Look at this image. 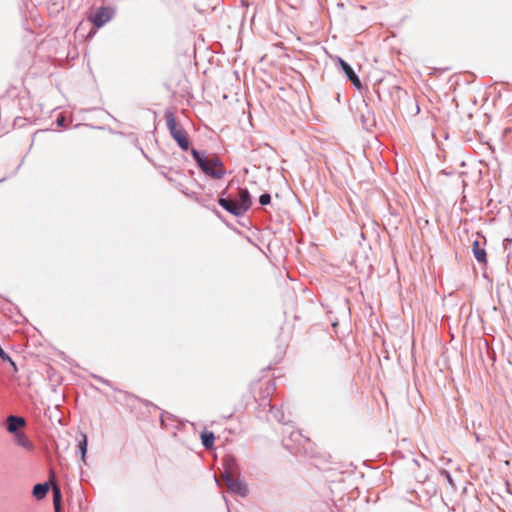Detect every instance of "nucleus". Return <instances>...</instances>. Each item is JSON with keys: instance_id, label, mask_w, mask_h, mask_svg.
<instances>
[{"instance_id": "obj_1", "label": "nucleus", "mask_w": 512, "mask_h": 512, "mask_svg": "<svg viewBox=\"0 0 512 512\" xmlns=\"http://www.w3.org/2000/svg\"><path fill=\"white\" fill-rule=\"evenodd\" d=\"M224 190L218 198V204L235 217H242L252 206V196L246 187H238L234 196H226Z\"/></svg>"}, {"instance_id": "obj_2", "label": "nucleus", "mask_w": 512, "mask_h": 512, "mask_svg": "<svg viewBox=\"0 0 512 512\" xmlns=\"http://www.w3.org/2000/svg\"><path fill=\"white\" fill-rule=\"evenodd\" d=\"M190 154L198 169L213 180H220L226 175L224 163L217 154L206 155L203 150L190 149Z\"/></svg>"}, {"instance_id": "obj_3", "label": "nucleus", "mask_w": 512, "mask_h": 512, "mask_svg": "<svg viewBox=\"0 0 512 512\" xmlns=\"http://www.w3.org/2000/svg\"><path fill=\"white\" fill-rule=\"evenodd\" d=\"M164 116L170 136L182 151H188L190 149V140L187 131L177 123L176 117L171 110H166Z\"/></svg>"}, {"instance_id": "obj_4", "label": "nucleus", "mask_w": 512, "mask_h": 512, "mask_svg": "<svg viewBox=\"0 0 512 512\" xmlns=\"http://www.w3.org/2000/svg\"><path fill=\"white\" fill-rule=\"evenodd\" d=\"M116 9L112 6H101L88 16L90 23L99 29L111 21L115 16Z\"/></svg>"}, {"instance_id": "obj_5", "label": "nucleus", "mask_w": 512, "mask_h": 512, "mask_svg": "<svg viewBox=\"0 0 512 512\" xmlns=\"http://www.w3.org/2000/svg\"><path fill=\"white\" fill-rule=\"evenodd\" d=\"M333 59L336 61V65L341 69V71L345 74L347 80L351 82V84L358 90L362 89V82L359 76L356 74L351 65L342 59L340 56H335Z\"/></svg>"}, {"instance_id": "obj_6", "label": "nucleus", "mask_w": 512, "mask_h": 512, "mask_svg": "<svg viewBox=\"0 0 512 512\" xmlns=\"http://www.w3.org/2000/svg\"><path fill=\"white\" fill-rule=\"evenodd\" d=\"M225 483L230 493L238 494L241 497H245L248 493V487L246 482L240 476H226L224 477Z\"/></svg>"}, {"instance_id": "obj_7", "label": "nucleus", "mask_w": 512, "mask_h": 512, "mask_svg": "<svg viewBox=\"0 0 512 512\" xmlns=\"http://www.w3.org/2000/svg\"><path fill=\"white\" fill-rule=\"evenodd\" d=\"M222 465L224 468L223 477L240 476V467L235 456L231 454L225 455L222 458Z\"/></svg>"}, {"instance_id": "obj_8", "label": "nucleus", "mask_w": 512, "mask_h": 512, "mask_svg": "<svg viewBox=\"0 0 512 512\" xmlns=\"http://www.w3.org/2000/svg\"><path fill=\"white\" fill-rule=\"evenodd\" d=\"M359 111L361 113L360 122L362 127L367 131L372 130L376 125V118L371 107L367 103H364V109H359Z\"/></svg>"}, {"instance_id": "obj_9", "label": "nucleus", "mask_w": 512, "mask_h": 512, "mask_svg": "<svg viewBox=\"0 0 512 512\" xmlns=\"http://www.w3.org/2000/svg\"><path fill=\"white\" fill-rule=\"evenodd\" d=\"M26 426V420L22 416L9 415L6 419L5 428L8 433L15 434L20 431V428Z\"/></svg>"}, {"instance_id": "obj_10", "label": "nucleus", "mask_w": 512, "mask_h": 512, "mask_svg": "<svg viewBox=\"0 0 512 512\" xmlns=\"http://www.w3.org/2000/svg\"><path fill=\"white\" fill-rule=\"evenodd\" d=\"M472 253L476 261L486 266L487 265V253L485 248L481 245L479 240H474L472 243Z\"/></svg>"}, {"instance_id": "obj_11", "label": "nucleus", "mask_w": 512, "mask_h": 512, "mask_svg": "<svg viewBox=\"0 0 512 512\" xmlns=\"http://www.w3.org/2000/svg\"><path fill=\"white\" fill-rule=\"evenodd\" d=\"M12 435H13L16 445H18L28 451L34 450V444L32 443V441L27 437V435L24 432L18 431L17 433L12 434Z\"/></svg>"}, {"instance_id": "obj_12", "label": "nucleus", "mask_w": 512, "mask_h": 512, "mask_svg": "<svg viewBox=\"0 0 512 512\" xmlns=\"http://www.w3.org/2000/svg\"><path fill=\"white\" fill-rule=\"evenodd\" d=\"M88 450V437L85 433H80L77 443V451L80 453L81 461L86 463V454Z\"/></svg>"}, {"instance_id": "obj_13", "label": "nucleus", "mask_w": 512, "mask_h": 512, "mask_svg": "<svg viewBox=\"0 0 512 512\" xmlns=\"http://www.w3.org/2000/svg\"><path fill=\"white\" fill-rule=\"evenodd\" d=\"M49 483H37L33 486L32 489V496L36 498L37 500H42L46 497L48 491H49Z\"/></svg>"}, {"instance_id": "obj_14", "label": "nucleus", "mask_w": 512, "mask_h": 512, "mask_svg": "<svg viewBox=\"0 0 512 512\" xmlns=\"http://www.w3.org/2000/svg\"><path fill=\"white\" fill-rule=\"evenodd\" d=\"M200 439L205 449H212L214 447L215 435L212 431L204 429L200 434Z\"/></svg>"}, {"instance_id": "obj_15", "label": "nucleus", "mask_w": 512, "mask_h": 512, "mask_svg": "<svg viewBox=\"0 0 512 512\" xmlns=\"http://www.w3.org/2000/svg\"><path fill=\"white\" fill-rule=\"evenodd\" d=\"M269 418L274 419L279 423H286L284 420V412L281 408L276 405L269 404Z\"/></svg>"}, {"instance_id": "obj_16", "label": "nucleus", "mask_w": 512, "mask_h": 512, "mask_svg": "<svg viewBox=\"0 0 512 512\" xmlns=\"http://www.w3.org/2000/svg\"><path fill=\"white\" fill-rule=\"evenodd\" d=\"M53 505H62V494L58 486H54L53 488Z\"/></svg>"}, {"instance_id": "obj_17", "label": "nucleus", "mask_w": 512, "mask_h": 512, "mask_svg": "<svg viewBox=\"0 0 512 512\" xmlns=\"http://www.w3.org/2000/svg\"><path fill=\"white\" fill-rule=\"evenodd\" d=\"M289 440L300 444L305 439L299 431H292V432H290Z\"/></svg>"}, {"instance_id": "obj_18", "label": "nucleus", "mask_w": 512, "mask_h": 512, "mask_svg": "<svg viewBox=\"0 0 512 512\" xmlns=\"http://www.w3.org/2000/svg\"><path fill=\"white\" fill-rule=\"evenodd\" d=\"M259 203L261 206H266L271 203V195L265 192L259 196Z\"/></svg>"}, {"instance_id": "obj_19", "label": "nucleus", "mask_w": 512, "mask_h": 512, "mask_svg": "<svg viewBox=\"0 0 512 512\" xmlns=\"http://www.w3.org/2000/svg\"><path fill=\"white\" fill-rule=\"evenodd\" d=\"M440 473H441V475H442V476L447 480V482H448L450 485H452V486L454 485L453 478H452V476H451V474H450V472H449V471H447V470H445V469H442V470L440 471Z\"/></svg>"}, {"instance_id": "obj_20", "label": "nucleus", "mask_w": 512, "mask_h": 512, "mask_svg": "<svg viewBox=\"0 0 512 512\" xmlns=\"http://www.w3.org/2000/svg\"><path fill=\"white\" fill-rule=\"evenodd\" d=\"M503 247H504V250L507 251L508 255H509L511 247H512V238H505L503 240Z\"/></svg>"}, {"instance_id": "obj_21", "label": "nucleus", "mask_w": 512, "mask_h": 512, "mask_svg": "<svg viewBox=\"0 0 512 512\" xmlns=\"http://www.w3.org/2000/svg\"><path fill=\"white\" fill-rule=\"evenodd\" d=\"M92 377H93L94 379H96L97 381H99V382H101V383H104V384H106V385H107V386H109V387H112V384H111V382H110L109 380L104 379L103 377L98 376V375H95V374H93V375H92Z\"/></svg>"}, {"instance_id": "obj_22", "label": "nucleus", "mask_w": 512, "mask_h": 512, "mask_svg": "<svg viewBox=\"0 0 512 512\" xmlns=\"http://www.w3.org/2000/svg\"><path fill=\"white\" fill-rule=\"evenodd\" d=\"M56 125L60 128H65L66 127L65 117H63V116L58 117L56 120Z\"/></svg>"}, {"instance_id": "obj_23", "label": "nucleus", "mask_w": 512, "mask_h": 512, "mask_svg": "<svg viewBox=\"0 0 512 512\" xmlns=\"http://www.w3.org/2000/svg\"><path fill=\"white\" fill-rule=\"evenodd\" d=\"M282 443L286 449H288L290 452H293L292 446L288 443V439L284 438Z\"/></svg>"}, {"instance_id": "obj_24", "label": "nucleus", "mask_w": 512, "mask_h": 512, "mask_svg": "<svg viewBox=\"0 0 512 512\" xmlns=\"http://www.w3.org/2000/svg\"><path fill=\"white\" fill-rule=\"evenodd\" d=\"M143 403L145 404L146 407H153L154 409H158V407L155 404L148 400H144Z\"/></svg>"}, {"instance_id": "obj_25", "label": "nucleus", "mask_w": 512, "mask_h": 512, "mask_svg": "<svg viewBox=\"0 0 512 512\" xmlns=\"http://www.w3.org/2000/svg\"><path fill=\"white\" fill-rule=\"evenodd\" d=\"M24 120L25 119H23V118H16L14 120V126H21L22 125L21 122H23Z\"/></svg>"}, {"instance_id": "obj_26", "label": "nucleus", "mask_w": 512, "mask_h": 512, "mask_svg": "<svg viewBox=\"0 0 512 512\" xmlns=\"http://www.w3.org/2000/svg\"><path fill=\"white\" fill-rule=\"evenodd\" d=\"M139 150L141 151L142 155H143L146 159H148L149 161H151V159L149 158V156H148V155H147V153L143 150V148H142V147H139Z\"/></svg>"}, {"instance_id": "obj_27", "label": "nucleus", "mask_w": 512, "mask_h": 512, "mask_svg": "<svg viewBox=\"0 0 512 512\" xmlns=\"http://www.w3.org/2000/svg\"><path fill=\"white\" fill-rule=\"evenodd\" d=\"M55 512H62V505L54 506Z\"/></svg>"}, {"instance_id": "obj_28", "label": "nucleus", "mask_w": 512, "mask_h": 512, "mask_svg": "<svg viewBox=\"0 0 512 512\" xmlns=\"http://www.w3.org/2000/svg\"><path fill=\"white\" fill-rule=\"evenodd\" d=\"M412 463L419 466V461L416 458H412Z\"/></svg>"}, {"instance_id": "obj_29", "label": "nucleus", "mask_w": 512, "mask_h": 512, "mask_svg": "<svg viewBox=\"0 0 512 512\" xmlns=\"http://www.w3.org/2000/svg\"><path fill=\"white\" fill-rule=\"evenodd\" d=\"M211 210H212L213 212H215L217 215H219V211L215 208V206H213V207L211 208Z\"/></svg>"}, {"instance_id": "obj_30", "label": "nucleus", "mask_w": 512, "mask_h": 512, "mask_svg": "<svg viewBox=\"0 0 512 512\" xmlns=\"http://www.w3.org/2000/svg\"><path fill=\"white\" fill-rule=\"evenodd\" d=\"M135 147H137L138 149L140 147L137 139L135 140Z\"/></svg>"}, {"instance_id": "obj_31", "label": "nucleus", "mask_w": 512, "mask_h": 512, "mask_svg": "<svg viewBox=\"0 0 512 512\" xmlns=\"http://www.w3.org/2000/svg\"><path fill=\"white\" fill-rule=\"evenodd\" d=\"M197 201H198V203H200L201 205H203V206H205V207H206V205L202 202V200H199V199H198ZM207 208H209V207L207 206Z\"/></svg>"}, {"instance_id": "obj_32", "label": "nucleus", "mask_w": 512, "mask_h": 512, "mask_svg": "<svg viewBox=\"0 0 512 512\" xmlns=\"http://www.w3.org/2000/svg\"><path fill=\"white\" fill-rule=\"evenodd\" d=\"M491 358H492L493 361H495V352H492Z\"/></svg>"}, {"instance_id": "obj_33", "label": "nucleus", "mask_w": 512, "mask_h": 512, "mask_svg": "<svg viewBox=\"0 0 512 512\" xmlns=\"http://www.w3.org/2000/svg\"><path fill=\"white\" fill-rule=\"evenodd\" d=\"M163 418H164V413H163V414H161V416H160V420H161V422H162V423H163V421H164V419H163Z\"/></svg>"}, {"instance_id": "obj_34", "label": "nucleus", "mask_w": 512, "mask_h": 512, "mask_svg": "<svg viewBox=\"0 0 512 512\" xmlns=\"http://www.w3.org/2000/svg\"><path fill=\"white\" fill-rule=\"evenodd\" d=\"M95 34H96V31L89 32V35H95Z\"/></svg>"}, {"instance_id": "obj_35", "label": "nucleus", "mask_w": 512, "mask_h": 512, "mask_svg": "<svg viewBox=\"0 0 512 512\" xmlns=\"http://www.w3.org/2000/svg\"><path fill=\"white\" fill-rule=\"evenodd\" d=\"M95 34H96V31L89 32V35H95Z\"/></svg>"}, {"instance_id": "obj_36", "label": "nucleus", "mask_w": 512, "mask_h": 512, "mask_svg": "<svg viewBox=\"0 0 512 512\" xmlns=\"http://www.w3.org/2000/svg\"><path fill=\"white\" fill-rule=\"evenodd\" d=\"M95 34H96V31L89 32V35H95Z\"/></svg>"}, {"instance_id": "obj_37", "label": "nucleus", "mask_w": 512, "mask_h": 512, "mask_svg": "<svg viewBox=\"0 0 512 512\" xmlns=\"http://www.w3.org/2000/svg\"><path fill=\"white\" fill-rule=\"evenodd\" d=\"M475 436H476V441H479L480 439H479L478 434H475Z\"/></svg>"}, {"instance_id": "obj_38", "label": "nucleus", "mask_w": 512, "mask_h": 512, "mask_svg": "<svg viewBox=\"0 0 512 512\" xmlns=\"http://www.w3.org/2000/svg\"><path fill=\"white\" fill-rule=\"evenodd\" d=\"M4 180H5V178L0 179V183L3 182Z\"/></svg>"}]
</instances>
